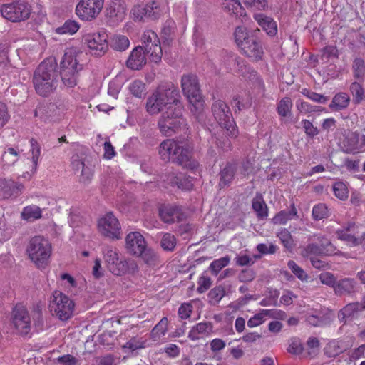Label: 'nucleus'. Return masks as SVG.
<instances>
[{"mask_svg": "<svg viewBox=\"0 0 365 365\" xmlns=\"http://www.w3.org/2000/svg\"><path fill=\"white\" fill-rule=\"evenodd\" d=\"M223 63L225 67L229 71L235 70L232 68V66H237V71L239 72L243 77H247V73L249 75L247 78L252 81V86L255 88L257 89V93H264L265 88L263 80L259 77L257 71L250 69V67H247L245 64L244 61L234 55L226 52L223 56Z\"/></svg>", "mask_w": 365, "mask_h": 365, "instance_id": "5", "label": "nucleus"}, {"mask_svg": "<svg viewBox=\"0 0 365 365\" xmlns=\"http://www.w3.org/2000/svg\"><path fill=\"white\" fill-rule=\"evenodd\" d=\"M334 287V292L337 295H346L354 293L356 287V282L351 278H344L337 281Z\"/></svg>", "mask_w": 365, "mask_h": 365, "instance_id": "29", "label": "nucleus"}, {"mask_svg": "<svg viewBox=\"0 0 365 365\" xmlns=\"http://www.w3.org/2000/svg\"><path fill=\"white\" fill-rule=\"evenodd\" d=\"M79 73L83 70V65L79 63L76 54L72 51H66L60 63V71Z\"/></svg>", "mask_w": 365, "mask_h": 365, "instance_id": "23", "label": "nucleus"}, {"mask_svg": "<svg viewBox=\"0 0 365 365\" xmlns=\"http://www.w3.org/2000/svg\"><path fill=\"white\" fill-rule=\"evenodd\" d=\"M317 240L320 245L321 250L323 255L332 256V255H340L348 259L351 257L349 254L342 252L339 251L336 246H334L331 242L326 238L325 237L320 236L317 237Z\"/></svg>", "mask_w": 365, "mask_h": 365, "instance_id": "26", "label": "nucleus"}, {"mask_svg": "<svg viewBox=\"0 0 365 365\" xmlns=\"http://www.w3.org/2000/svg\"><path fill=\"white\" fill-rule=\"evenodd\" d=\"M235 166L233 163H227L220 173L221 183L224 185L229 184L233 178Z\"/></svg>", "mask_w": 365, "mask_h": 365, "instance_id": "42", "label": "nucleus"}, {"mask_svg": "<svg viewBox=\"0 0 365 365\" xmlns=\"http://www.w3.org/2000/svg\"><path fill=\"white\" fill-rule=\"evenodd\" d=\"M269 310L262 309L259 313L255 314L247 322V326L250 328L262 324L264 322V317L269 314Z\"/></svg>", "mask_w": 365, "mask_h": 365, "instance_id": "54", "label": "nucleus"}, {"mask_svg": "<svg viewBox=\"0 0 365 365\" xmlns=\"http://www.w3.org/2000/svg\"><path fill=\"white\" fill-rule=\"evenodd\" d=\"M212 112L219 125L227 131L228 135L236 137L238 130L226 102L220 99L215 101L212 105Z\"/></svg>", "mask_w": 365, "mask_h": 365, "instance_id": "7", "label": "nucleus"}, {"mask_svg": "<svg viewBox=\"0 0 365 365\" xmlns=\"http://www.w3.org/2000/svg\"><path fill=\"white\" fill-rule=\"evenodd\" d=\"M146 245L143 236L138 232H131L125 237V249L130 255L140 253V250Z\"/></svg>", "mask_w": 365, "mask_h": 365, "instance_id": "19", "label": "nucleus"}, {"mask_svg": "<svg viewBox=\"0 0 365 365\" xmlns=\"http://www.w3.org/2000/svg\"><path fill=\"white\" fill-rule=\"evenodd\" d=\"M240 48L245 56L254 61L261 60L264 55L263 48L260 41L254 36H251L250 39L244 42V43H241Z\"/></svg>", "mask_w": 365, "mask_h": 365, "instance_id": "17", "label": "nucleus"}, {"mask_svg": "<svg viewBox=\"0 0 365 365\" xmlns=\"http://www.w3.org/2000/svg\"><path fill=\"white\" fill-rule=\"evenodd\" d=\"M352 71L354 78H363L365 74V61L361 58H354L352 63Z\"/></svg>", "mask_w": 365, "mask_h": 365, "instance_id": "46", "label": "nucleus"}, {"mask_svg": "<svg viewBox=\"0 0 365 365\" xmlns=\"http://www.w3.org/2000/svg\"><path fill=\"white\" fill-rule=\"evenodd\" d=\"M60 75L63 84L67 88H73L77 85L78 73L60 71Z\"/></svg>", "mask_w": 365, "mask_h": 365, "instance_id": "38", "label": "nucleus"}, {"mask_svg": "<svg viewBox=\"0 0 365 365\" xmlns=\"http://www.w3.org/2000/svg\"><path fill=\"white\" fill-rule=\"evenodd\" d=\"M160 245L163 250L173 251L176 245L175 237L170 233H165L162 237Z\"/></svg>", "mask_w": 365, "mask_h": 365, "instance_id": "55", "label": "nucleus"}, {"mask_svg": "<svg viewBox=\"0 0 365 365\" xmlns=\"http://www.w3.org/2000/svg\"><path fill=\"white\" fill-rule=\"evenodd\" d=\"M319 279L322 284L331 287L334 289L338 281L336 279L334 275L330 272H325L321 274L319 276Z\"/></svg>", "mask_w": 365, "mask_h": 365, "instance_id": "64", "label": "nucleus"}, {"mask_svg": "<svg viewBox=\"0 0 365 365\" xmlns=\"http://www.w3.org/2000/svg\"><path fill=\"white\" fill-rule=\"evenodd\" d=\"M350 102V98L346 93H339L336 94L330 105L329 108L333 111H340L348 107Z\"/></svg>", "mask_w": 365, "mask_h": 365, "instance_id": "32", "label": "nucleus"}, {"mask_svg": "<svg viewBox=\"0 0 365 365\" xmlns=\"http://www.w3.org/2000/svg\"><path fill=\"white\" fill-rule=\"evenodd\" d=\"M107 14L117 21L122 20L125 16V8L120 0L113 1L106 9Z\"/></svg>", "mask_w": 365, "mask_h": 365, "instance_id": "31", "label": "nucleus"}, {"mask_svg": "<svg viewBox=\"0 0 365 365\" xmlns=\"http://www.w3.org/2000/svg\"><path fill=\"white\" fill-rule=\"evenodd\" d=\"M32 81L38 95L49 96L58 86L56 63L46 61L41 63L34 71Z\"/></svg>", "mask_w": 365, "mask_h": 365, "instance_id": "2", "label": "nucleus"}, {"mask_svg": "<svg viewBox=\"0 0 365 365\" xmlns=\"http://www.w3.org/2000/svg\"><path fill=\"white\" fill-rule=\"evenodd\" d=\"M342 143L346 153H360L365 147V135H360L357 132H350L346 135Z\"/></svg>", "mask_w": 365, "mask_h": 365, "instance_id": "18", "label": "nucleus"}, {"mask_svg": "<svg viewBox=\"0 0 365 365\" xmlns=\"http://www.w3.org/2000/svg\"><path fill=\"white\" fill-rule=\"evenodd\" d=\"M80 28L79 24L74 20H67L62 26L56 29V32L58 34H74Z\"/></svg>", "mask_w": 365, "mask_h": 365, "instance_id": "39", "label": "nucleus"}, {"mask_svg": "<svg viewBox=\"0 0 365 365\" xmlns=\"http://www.w3.org/2000/svg\"><path fill=\"white\" fill-rule=\"evenodd\" d=\"M309 255H323L319 243H309L304 248L302 255L305 257Z\"/></svg>", "mask_w": 365, "mask_h": 365, "instance_id": "62", "label": "nucleus"}, {"mask_svg": "<svg viewBox=\"0 0 365 365\" xmlns=\"http://www.w3.org/2000/svg\"><path fill=\"white\" fill-rule=\"evenodd\" d=\"M141 41L150 59L154 63L160 62L163 51L157 34L152 30H146L141 36Z\"/></svg>", "mask_w": 365, "mask_h": 365, "instance_id": "13", "label": "nucleus"}, {"mask_svg": "<svg viewBox=\"0 0 365 365\" xmlns=\"http://www.w3.org/2000/svg\"><path fill=\"white\" fill-rule=\"evenodd\" d=\"M287 351L290 354L298 355L301 354L303 351L302 344L298 339H292L289 341Z\"/></svg>", "mask_w": 365, "mask_h": 365, "instance_id": "63", "label": "nucleus"}, {"mask_svg": "<svg viewBox=\"0 0 365 365\" xmlns=\"http://www.w3.org/2000/svg\"><path fill=\"white\" fill-rule=\"evenodd\" d=\"M73 168L81 169L80 182L88 184L91 182L93 175V165L92 161H73Z\"/></svg>", "mask_w": 365, "mask_h": 365, "instance_id": "25", "label": "nucleus"}, {"mask_svg": "<svg viewBox=\"0 0 365 365\" xmlns=\"http://www.w3.org/2000/svg\"><path fill=\"white\" fill-rule=\"evenodd\" d=\"M292 101L289 97H284L282 98L277 107V111L279 116L285 118L291 114L292 108Z\"/></svg>", "mask_w": 365, "mask_h": 365, "instance_id": "37", "label": "nucleus"}, {"mask_svg": "<svg viewBox=\"0 0 365 365\" xmlns=\"http://www.w3.org/2000/svg\"><path fill=\"white\" fill-rule=\"evenodd\" d=\"M140 253H137L135 256L140 257L148 264H154L157 260V255L153 250L147 247L145 245L143 249L140 250Z\"/></svg>", "mask_w": 365, "mask_h": 365, "instance_id": "44", "label": "nucleus"}, {"mask_svg": "<svg viewBox=\"0 0 365 365\" xmlns=\"http://www.w3.org/2000/svg\"><path fill=\"white\" fill-rule=\"evenodd\" d=\"M198 287L197 289V292L202 294L205 292L210 289L212 284V280L210 277L205 274H202L198 279Z\"/></svg>", "mask_w": 365, "mask_h": 365, "instance_id": "60", "label": "nucleus"}, {"mask_svg": "<svg viewBox=\"0 0 365 365\" xmlns=\"http://www.w3.org/2000/svg\"><path fill=\"white\" fill-rule=\"evenodd\" d=\"M110 45L115 51H123L129 47L130 41L124 35L115 34L110 38Z\"/></svg>", "mask_w": 365, "mask_h": 365, "instance_id": "34", "label": "nucleus"}, {"mask_svg": "<svg viewBox=\"0 0 365 365\" xmlns=\"http://www.w3.org/2000/svg\"><path fill=\"white\" fill-rule=\"evenodd\" d=\"M26 252L31 260L39 268L48 264L51 253L49 242L41 236L32 237L27 246Z\"/></svg>", "mask_w": 365, "mask_h": 365, "instance_id": "6", "label": "nucleus"}, {"mask_svg": "<svg viewBox=\"0 0 365 365\" xmlns=\"http://www.w3.org/2000/svg\"><path fill=\"white\" fill-rule=\"evenodd\" d=\"M287 266L298 279H299L302 281L307 279L308 276L307 273L302 268L298 266L294 261L289 260L287 262Z\"/></svg>", "mask_w": 365, "mask_h": 365, "instance_id": "58", "label": "nucleus"}, {"mask_svg": "<svg viewBox=\"0 0 365 365\" xmlns=\"http://www.w3.org/2000/svg\"><path fill=\"white\" fill-rule=\"evenodd\" d=\"M173 108L162 113L158 121V128L160 133L166 137L187 130V124L182 117L183 106L182 103L175 104Z\"/></svg>", "mask_w": 365, "mask_h": 365, "instance_id": "4", "label": "nucleus"}, {"mask_svg": "<svg viewBox=\"0 0 365 365\" xmlns=\"http://www.w3.org/2000/svg\"><path fill=\"white\" fill-rule=\"evenodd\" d=\"M350 91L353 96L355 103H359L364 98V90L362 86L357 82H354L350 86Z\"/></svg>", "mask_w": 365, "mask_h": 365, "instance_id": "47", "label": "nucleus"}, {"mask_svg": "<svg viewBox=\"0 0 365 365\" xmlns=\"http://www.w3.org/2000/svg\"><path fill=\"white\" fill-rule=\"evenodd\" d=\"M212 328L211 322H200L192 328L188 337L192 341L198 340L209 336L212 332Z\"/></svg>", "mask_w": 365, "mask_h": 365, "instance_id": "27", "label": "nucleus"}, {"mask_svg": "<svg viewBox=\"0 0 365 365\" xmlns=\"http://www.w3.org/2000/svg\"><path fill=\"white\" fill-rule=\"evenodd\" d=\"M0 11L4 18L12 22H19L29 18L31 7L26 0H16L2 5Z\"/></svg>", "mask_w": 365, "mask_h": 365, "instance_id": "10", "label": "nucleus"}, {"mask_svg": "<svg viewBox=\"0 0 365 365\" xmlns=\"http://www.w3.org/2000/svg\"><path fill=\"white\" fill-rule=\"evenodd\" d=\"M49 307L61 320L65 321L72 316L74 303L65 294L56 290L50 298Z\"/></svg>", "mask_w": 365, "mask_h": 365, "instance_id": "9", "label": "nucleus"}, {"mask_svg": "<svg viewBox=\"0 0 365 365\" xmlns=\"http://www.w3.org/2000/svg\"><path fill=\"white\" fill-rule=\"evenodd\" d=\"M108 36L105 31L88 33L83 36V43L92 56H102L108 50Z\"/></svg>", "mask_w": 365, "mask_h": 365, "instance_id": "12", "label": "nucleus"}, {"mask_svg": "<svg viewBox=\"0 0 365 365\" xmlns=\"http://www.w3.org/2000/svg\"><path fill=\"white\" fill-rule=\"evenodd\" d=\"M294 217H297V211L294 205H292L291 210L280 211L274 217L272 221L274 224L284 225Z\"/></svg>", "mask_w": 365, "mask_h": 365, "instance_id": "33", "label": "nucleus"}, {"mask_svg": "<svg viewBox=\"0 0 365 365\" xmlns=\"http://www.w3.org/2000/svg\"><path fill=\"white\" fill-rule=\"evenodd\" d=\"M253 18L267 35L274 36L277 34V24L272 17L264 14H255Z\"/></svg>", "mask_w": 365, "mask_h": 365, "instance_id": "24", "label": "nucleus"}, {"mask_svg": "<svg viewBox=\"0 0 365 365\" xmlns=\"http://www.w3.org/2000/svg\"><path fill=\"white\" fill-rule=\"evenodd\" d=\"M104 0H81L76 7V14L83 21L96 19L103 7Z\"/></svg>", "mask_w": 365, "mask_h": 365, "instance_id": "14", "label": "nucleus"}, {"mask_svg": "<svg viewBox=\"0 0 365 365\" xmlns=\"http://www.w3.org/2000/svg\"><path fill=\"white\" fill-rule=\"evenodd\" d=\"M192 151L190 144L182 146L174 139H166L160 144L158 153L163 159L190 160Z\"/></svg>", "mask_w": 365, "mask_h": 365, "instance_id": "8", "label": "nucleus"}, {"mask_svg": "<svg viewBox=\"0 0 365 365\" xmlns=\"http://www.w3.org/2000/svg\"><path fill=\"white\" fill-rule=\"evenodd\" d=\"M143 47L138 46L130 53L126 65L132 70H139L146 64V56Z\"/></svg>", "mask_w": 365, "mask_h": 365, "instance_id": "21", "label": "nucleus"}, {"mask_svg": "<svg viewBox=\"0 0 365 365\" xmlns=\"http://www.w3.org/2000/svg\"><path fill=\"white\" fill-rule=\"evenodd\" d=\"M281 242L287 250H292L294 245L291 233L287 229H282L277 234Z\"/></svg>", "mask_w": 365, "mask_h": 365, "instance_id": "50", "label": "nucleus"}, {"mask_svg": "<svg viewBox=\"0 0 365 365\" xmlns=\"http://www.w3.org/2000/svg\"><path fill=\"white\" fill-rule=\"evenodd\" d=\"M312 216L316 220H321L329 216V210L327 207L322 203L314 206L312 209Z\"/></svg>", "mask_w": 365, "mask_h": 365, "instance_id": "53", "label": "nucleus"}, {"mask_svg": "<svg viewBox=\"0 0 365 365\" xmlns=\"http://www.w3.org/2000/svg\"><path fill=\"white\" fill-rule=\"evenodd\" d=\"M180 95L178 88L172 83L160 84L148 96L145 102V110L150 115H156L164 110H170L175 103H181Z\"/></svg>", "mask_w": 365, "mask_h": 365, "instance_id": "1", "label": "nucleus"}, {"mask_svg": "<svg viewBox=\"0 0 365 365\" xmlns=\"http://www.w3.org/2000/svg\"><path fill=\"white\" fill-rule=\"evenodd\" d=\"M145 341L137 337H133L125 345L123 346V349H129L135 351L144 347Z\"/></svg>", "mask_w": 365, "mask_h": 365, "instance_id": "61", "label": "nucleus"}, {"mask_svg": "<svg viewBox=\"0 0 365 365\" xmlns=\"http://www.w3.org/2000/svg\"><path fill=\"white\" fill-rule=\"evenodd\" d=\"M243 2L251 10L264 11L269 6L267 0H243Z\"/></svg>", "mask_w": 365, "mask_h": 365, "instance_id": "49", "label": "nucleus"}, {"mask_svg": "<svg viewBox=\"0 0 365 365\" xmlns=\"http://www.w3.org/2000/svg\"><path fill=\"white\" fill-rule=\"evenodd\" d=\"M12 323L21 335L31 331V319L27 309L21 304H16L12 311Z\"/></svg>", "mask_w": 365, "mask_h": 365, "instance_id": "16", "label": "nucleus"}, {"mask_svg": "<svg viewBox=\"0 0 365 365\" xmlns=\"http://www.w3.org/2000/svg\"><path fill=\"white\" fill-rule=\"evenodd\" d=\"M181 88L183 94L191 104V112L197 121L200 123H203L205 119L204 113L205 101L197 76L193 74L183 75L181 78Z\"/></svg>", "mask_w": 365, "mask_h": 365, "instance_id": "3", "label": "nucleus"}, {"mask_svg": "<svg viewBox=\"0 0 365 365\" xmlns=\"http://www.w3.org/2000/svg\"><path fill=\"white\" fill-rule=\"evenodd\" d=\"M159 216L165 223H173L176 218L178 221L182 220L183 213L177 206L166 205L159 207Z\"/></svg>", "mask_w": 365, "mask_h": 365, "instance_id": "20", "label": "nucleus"}, {"mask_svg": "<svg viewBox=\"0 0 365 365\" xmlns=\"http://www.w3.org/2000/svg\"><path fill=\"white\" fill-rule=\"evenodd\" d=\"M252 103V98L251 96L245 91L234 95L232 98V106L238 110L250 108Z\"/></svg>", "mask_w": 365, "mask_h": 365, "instance_id": "30", "label": "nucleus"}, {"mask_svg": "<svg viewBox=\"0 0 365 365\" xmlns=\"http://www.w3.org/2000/svg\"><path fill=\"white\" fill-rule=\"evenodd\" d=\"M103 259L108 270L115 275L120 276L127 272L128 262L120 256L118 250L106 245L103 248Z\"/></svg>", "mask_w": 365, "mask_h": 365, "instance_id": "11", "label": "nucleus"}, {"mask_svg": "<svg viewBox=\"0 0 365 365\" xmlns=\"http://www.w3.org/2000/svg\"><path fill=\"white\" fill-rule=\"evenodd\" d=\"M234 36L235 42L239 48L241 46V43H244V42L251 38V36L249 35L247 31V29L242 26L236 27Z\"/></svg>", "mask_w": 365, "mask_h": 365, "instance_id": "48", "label": "nucleus"}, {"mask_svg": "<svg viewBox=\"0 0 365 365\" xmlns=\"http://www.w3.org/2000/svg\"><path fill=\"white\" fill-rule=\"evenodd\" d=\"M350 229V225L346 228V230H338L336 231L337 237L343 241H346L350 243L353 246H358V237L349 234L347 232Z\"/></svg>", "mask_w": 365, "mask_h": 365, "instance_id": "51", "label": "nucleus"}, {"mask_svg": "<svg viewBox=\"0 0 365 365\" xmlns=\"http://www.w3.org/2000/svg\"><path fill=\"white\" fill-rule=\"evenodd\" d=\"M230 262V257L229 256H225L220 259L214 260L210 265L209 269L213 275H217L218 273L224 267H227Z\"/></svg>", "mask_w": 365, "mask_h": 365, "instance_id": "43", "label": "nucleus"}, {"mask_svg": "<svg viewBox=\"0 0 365 365\" xmlns=\"http://www.w3.org/2000/svg\"><path fill=\"white\" fill-rule=\"evenodd\" d=\"M223 9L230 14L242 15L244 9L239 0H224Z\"/></svg>", "mask_w": 365, "mask_h": 365, "instance_id": "40", "label": "nucleus"}, {"mask_svg": "<svg viewBox=\"0 0 365 365\" xmlns=\"http://www.w3.org/2000/svg\"><path fill=\"white\" fill-rule=\"evenodd\" d=\"M363 310V307H361V304L359 302L349 303L341 309V314L344 317H350L355 313Z\"/></svg>", "mask_w": 365, "mask_h": 365, "instance_id": "56", "label": "nucleus"}, {"mask_svg": "<svg viewBox=\"0 0 365 365\" xmlns=\"http://www.w3.org/2000/svg\"><path fill=\"white\" fill-rule=\"evenodd\" d=\"M333 190L335 196L341 200H344L348 197L347 187L341 182H335L333 185Z\"/></svg>", "mask_w": 365, "mask_h": 365, "instance_id": "57", "label": "nucleus"}, {"mask_svg": "<svg viewBox=\"0 0 365 365\" xmlns=\"http://www.w3.org/2000/svg\"><path fill=\"white\" fill-rule=\"evenodd\" d=\"M225 294V291L224 287L222 286L215 287L212 289L208 294L210 302L212 304H217L222 299Z\"/></svg>", "mask_w": 365, "mask_h": 365, "instance_id": "52", "label": "nucleus"}, {"mask_svg": "<svg viewBox=\"0 0 365 365\" xmlns=\"http://www.w3.org/2000/svg\"><path fill=\"white\" fill-rule=\"evenodd\" d=\"M21 184L13 180H0V200L8 199L12 196L18 195L23 190Z\"/></svg>", "mask_w": 365, "mask_h": 365, "instance_id": "22", "label": "nucleus"}, {"mask_svg": "<svg viewBox=\"0 0 365 365\" xmlns=\"http://www.w3.org/2000/svg\"><path fill=\"white\" fill-rule=\"evenodd\" d=\"M158 5L155 1L147 4L145 5H137L135 6L132 10L133 15V19L135 21H142L144 17L154 16V12L153 10L157 9Z\"/></svg>", "mask_w": 365, "mask_h": 365, "instance_id": "28", "label": "nucleus"}, {"mask_svg": "<svg viewBox=\"0 0 365 365\" xmlns=\"http://www.w3.org/2000/svg\"><path fill=\"white\" fill-rule=\"evenodd\" d=\"M168 320L167 317H163L152 329L151 337L154 341H158L165 336L168 331Z\"/></svg>", "mask_w": 365, "mask_h": 365, "instance_id": "36", "label": "nucleus"}, {"mask_svg": "<svg viewBox=\"0 0 365 365\" xmlns=\"http://www.w3.org/2000/svg\"><path fill=\"white\" fill-rule=\"evenodd\" d=\"M297 108L302 113H316L323 110L321 106H312L306 101H302L300 103H297Z\"/></svg>", "mask_w": 365, "mask_h": 365, "instance_id": "59", "label": "nucleus"}, {"mask_svg": "<svg viewBox=\"0 0 365 365\" xmlns=\"http://www.w3.org/2000/svg\"><path fill=\"white\" fill-rule=\"evenodd\" d=\"M129 91L136 98H141L145 96L146 86L140 80H135L129 85Z\"/></svg>", "mask_w": 365, "mask_h": 365, "instance_id": "45", "label": "nucleus"}, {"mask_svg": "<svg viewBox=\"0 0 365 365\" xmlns=\"http://www.w3.org/2000/svg\"><path fill=\"white\" fill-rule=\"evenodd\" d=\"M98 230L106 237L113 240H119L121 237L120 225L112 212L107 213L99 220Z\"/></svg>", "mask_w": 365, "mask_h": 365, "instance_id": "15", "label": "nucleus"}, {"mask_svg": "<svg viewBox=\"0 0 365 365\" xmlns=\"http://www.w3.org/2000/svg\"><path fill=\"white\" fill-rule=\"evenodd\" d=\"M41 216L42 210L35 205L25 207L21 212L22 218L31 222L40 219Z\"/></svg>", "mask_w": 365, "mask_h": 365, "instance_id": "35", "label": "nucleus"}, {"mask_svg": "<svg viewBox=\"0 0 365 365\" xmlns=\"http://www.w3.org/2000/svg\"><path fill=\"white\" fill-rule=\"evenodd\" d=\"M252 206L253 210L256 212L259 219H264L267 217V207L262 198L253 199Z\"/></svg>", "mask_w": 365, "mask_h": 365, "instance_id": "41", "label": "nucleus"}]
</instances>
